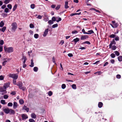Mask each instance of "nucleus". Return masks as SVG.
<instances>
[{"instance_id":"f257e3e1","label":"nucleus","mask_w":122,"mask_h":122,"mask_svg":"<svg viewBox=\"0 0 122 122\" xmlns=\"http://www.w3.org/2000/svg\"><path fill=\"white\" fill-rule=\"evenodd\" d=\"M4 49L5 51L6 52L11 53L14 51L13 48L12 47H7L5 46L4 47Z\"/></svg>"},{"instance_id":"f03ea898","label":"nucleus","mask_w":122,"mask_h":122,"mask_svg":"<svg viewBox=\"0 0 122 122\" xmlns=\"http://www.w3.org/2000/svg\"><path fill=\"white\" fill-rule=\"evenodd\" d=\"M8 76L14 79H16L18 78V75L17 74L10 73L8 74Z\"/></svg>"},{"instance_id":"7ed1b4c3","label":"nucleus","mask_w":122,"mask_h":122,"mask_svg":"<svg viewBox=\"0 0 122 122\" xmlns=\"http://www.w3.org/2000/svg\"><path fill=\"white\" fill-rule=\"evenodd\" d=\"M11 30L12 31H15L17 27V25L15 22H13L11 24Z\"/></svg>"},{"instance_id":"20e7f679","label":"nucleus","mask_w":122,"mask_h":122,"mask_svg":"<svg viewBox=\"0 0 122 122\" xmlns=\"http://www.w3.org/2000/svg\"><path fill=\"white\" fill-rule=\"evenodd\" d=\"M10 82L6 83H5L3 86V87L5 88V89H6L10 85Z\"/></svg>"},{"instance_id":"39448f33","label":"nucleus","mask_w":122,"mask_h":122,"mask_svg":"<svg viewBox=\"0 0 122 122\" xmlns=\"http://www.w3.org/2000/svg\"><path fill=\"white\" fill-rule=\"evenodd\" d=\"M116 43L114 39L113 40L111 41V43L109 45V48H112V45H115Z\"/></svg>"},{"instance_id":"423d86ee","label":"nucleus","mask_w":122,"mask_h":122,"mask_svg":"<svg viewBox=\"0 0 122 122\" xmlns=\"http://www.w3.org/2000/svg\"><path fill=\"white\" fill-rule=\"evenodd\" d=\"M21 116L22 119L23 120L26 119L28 118V116L25 114H22Z\"/></svg>"},{"instance_id":"0eeeda50","label":"nucleus","mask_w":122,"mask_h":122,"mask_svg":"<svg viewBox=\"0 0 122 122\" xmlns=\"http://www.w3.org/2000/svg\"><path fill=\"white\" fill-rule=\"evenodd\" d=\"M6 90V89H5L4 87H1L0 88V92H3L5 93H6L7 92Z\"/></svg>"},{"instance_id":"6e6552de","label":"nucleus","mask_w":122,"mask_h":122,"mask_svg":"<svg viewBox=\"0 0 122 122\" xmlns=\"http://www.w3.org/2000/svg\"><path fill=\"white\" fill-rule=\"evenodd\" d=\"M48 31V29H46L45 31L43 36L44 37H45L47 35Z\"/></svg>"},{"instance_id":"1a4fd4ad","label":"nucleus","mask_w":122,"mask_h":122,"mask_svg":"<svg viewBox=\"0 0 122 122\" xmlns=\"http://www.w3.org/2000/svg\"><path fill=\"white\" fill-rule=\"evenodd\" d=\"M88 38V36L87 35H83L81 36V40H85Z\"/></svg>"},{"instance_id":"9d476101","label":"nucleus","mask_w":122,"mask_h":122,"mask_svg":"<svg viewBox=\"0 0 122 122\" xmlns=\"http://www.w3.org/2000/svg\"><path fill=\"white\" fill-rule=\"evenodd\" d=\"M22 85L23 84L22 82H19L17 84V85L19 86L20 89H21L22 87Z\"/></svg>"},{"instance_id":"9b49d317","label":"nucleus","mask_w":122,"mask_h":122,"mask_svg":"<svg viewBox=\"0 0 122 122\" xmlns=\"http://www.w3.org/2000/svg\"><path fill=\"white\" fill-rule=\"evenodd\" d=\"M23 110H25L27 112H28L29 110V108L27 107L26 106H23L22 108Z\"/></svg>"},{"instance_id":"f8f14e48","label":"nucleus","mask_w":122,"mask_h":122,"mask_svg":"<svg viewBox=\"0 0 122 122\" xmlns=\"http://www.w3.org/2000/svg\"><path fill=\"white\" fill-rule=\"evenodd\" d=\"M18 104L17 102H14L13 103V108L15 109L18 106Z\"/></svg>"},{"instance_id":"ddd939ff","label":"nucleus","mask_w":122,"mask_h":122,"mask_svg":"<svg viewBox=\"0 0 122 122\" xmlns=\"http://www.w3.org/2000/svg\"><path fill=\"white\" fill-rule=\"evenodd\" d=\"M68 2L67 1H66L65 2V8L67 9L69 8V6L68 5Z\"/></svg>"},{"instance_id":"4468645a","label":"nucleus","mask_w":122,"mask_h":122,"mask_svg":"<svg viewBox=\"0 0 122 122\" xmlns=\"http://www.w3.org/2000/svg\"><path fill=\"white\" fill-rule=\"evenodd\" d=\"M9 113L10 114H14L15 113V111L12 109H9Z\"/></svg>"},{"instance_id":"2eb2a0df","label":"nucleus","mask_w":122,"mask_h":122,"mask_svg":"<svg viewBox=\"0 0 122 122\" xmlns=\"http://www.w3.org/2000/svg\"><path fill=\"white\" fill-rule=\"evenodd\" d=\"M22 60H23V64H25V62L27 60V59L26 58V57L25 56H23V57L22 58Z\"/></svg>"},{"instance_id":"dca6fc26","label":"nucleus","mask_w":122,"mask_h":122,"mask_svg":"<svg viewBox=\"0 0 122 122\" xmlns=\"http://www.w3.org/2000/svg\"><path fill=\"white\" fill-rule=\"evenodd\" d=\"M103 104L101 102H99L98 103V106L99 108H101L103 106Z\"/></svg>"},{"instance_id":"f3484780","label":"nucleus","mask_w":122,"mask_h":122,"mask_svg":"<svg viewBox=\"0 0 122 122\" xmlns=\"http://www.w3.org/2000/svg\"><path fill=\"white\" fill-rule=\"evenodd\" d=\"M31 117L32 118L35 119L36 118V116L34 113H32L31 114Z\"/></svg>"},{"instance_id":"a211bd4d","label":"nucleus","mask_w":122,"mask_h":122,"mask_svg":"<svg viewBox=\"0 0 122 122\" xmlns=\"http://www.w3.org/2000/svg\"><path fill=\"white\" fill-rule=\"evenodd\" d=\"M9 109L8 108H5L4 110L5 112L7 114L9 113Z\"/></svg>"},{"instance_id":"6ab92c4d","label":"nucleus","mask_w":122,"mask_h":122,"mask_svg":"<svg viewBox=\"0 0 122 122\" xmlns=\"http://www.w3.org/2000/svg\"><path fill=\"white\" fill-rule=\"evenodd\" d=\"M17 6L18 5L17 4H15V5L13 6V11H14L15 10L17 7Z\"/></svg>"},{"instance_id":"aec40b11","label":"nucleus","mask_w":122,"mask_h":122,"mask_svg":"<svg viewBox=\"0 0 122 122\" xmlns=\"http://www.w3.org/2000/svg\"><path fill=\"white\" fill-rule=\"evenodd\" d=\"M34 63L33 62V60L32 59H31V64L30 65V66L31 67H33L34 66Z\"/></svg>"},{"instance_id":"412c9836","label":"nucleus","mask_w":122,"mask_h":122,"mask_svg":"<svg viewBox=\"0 0 122 122\" xmlns=\"http://www.w3.org/2000/svg\"><path fill=\"white\" fill-rule=\"evenodd\" d=\"M119 61H122V56H120L117 57Z\"/></svg>"},{"instance_id":"4be33fe9","label":"nucleus","mask_w":122,"mask_h":122,"mask_svg":"<svg viewBox=\"0 0 122 122\" xmlns=\"http://www.w3.org/2000/svg\"><path fill=\"white\" fill-rule=\"evenodd\" d=\"M6 29V27L5 26L3 27L1 29V31L4 32Z\"/></svg>"},{"instance_id":"5701e85b","label":"nucleus","mask_w":122,"mask_h":122,"mask_svg":"<svg viewBox=\"0 0 122 122\" xmlns=\"http://www.w3.org/2000/svg\"><path fill=\"white\" fill-rule=\"evenodd\" d=\"M0 102L3 105H5L6 103L5 102V100H1L0 101Z\"/></svg>"},{"instance_id":"b1692460","label":"nucleus","mask_w":122,"mask_h":122,"mask_svg":"<svg viewBox=\"0 0 122 122\" xmlns=\"http://www.w3.org/2000/svg\"><path fill=\"white\" fill-rule=\"evenodd\" d=\"M88 32L89 33L87 32V34H91L92 33H94L93 31L92 30H89Z\"/></svg>"},{"instance_id":"393cba45","label":"nucleus","mask_w":122,"mask_h":122,"mask_svg":"<svg viewBox=\"0 0 122 122\" xmlns=\"http://www.w3.org/2000/svg\"><path fill=\"white\" fill-rule=\"evenodd\" d=\"M8 8H9L10 9H11L12 8V6L10 4H8L7 6Z\"/></svg>"},{"instance_id":"a878e982","label":"nucleus","mask_w":122,"mask_h":122,"mask_svg":"<svg viewBox=\"0 0 122 122\" xmlns=\"http://www.w3.org/2000/svg\"><path fill=\"white\" fill-rule=\"evenodd\" d=\"M4 25V23L3 21H1L0 23V27H2Z\"/></svg>"},{"instance_id":"bb28decb","label":"nucleus","mask_w":122,"mask_h":122,"mask_svg":"<svg viewBox=\"0 0 122 122\" xmlns=\"http://www.w3.org/2000/svg\"><path fill=\"white\" fill-rule=\"evenodd\" d=\"M73 41L76 43L79 41V39L77 38H76V39H74L73 40Z\"/></svg>"},{"instance_id":"cd10ccee","label":"nucleus","mask_w":122,"mask_h":122,"mask_svg":"<svg viewBox=\"0 0 122 122\" xmlns=\"http://www.w3.org/2000/svg\"><path fill=\"white\" fill-rule=\"evenodd\" d=\"M72 88L74 89H76V86L75 84H73L72 85Z\"/></svg>"},{"instance_id":"c85d7f7f","label":"nucleus","mask_w":122,"mask_h":122,"mask_svg":"<svg viewBox=\"0 0 122 122\" xmlns=\"http://www.w3.org/2000/svg\"><path fill=\"white\" fill-rule=\"evenodd\" d=\"M4 44V42L3 40H0V46H3V45Z\"/></svg>"},{"instance_id":"c756f323","label":"nucleus","mask_w":122,"mask_h":122,"mask_svg":"<svg viewBox=\"0 0 122 122\" xmlns=\"http://www.w3.org/2000/svg\"><path fill=\"white\" fill-rule=\"evenodd\" d=\"M4 11L6 13L8 12H9V10L8 8H5L4 10Z\"/></svg>"},{"instance_id":"7c9ffc66","label":"nucleus","mask_w":122,"mask_h":122,"mask_svg":"<svg viewBox=\"0 0 122 122\" xmlns=\"http://www.w3.org/2000/svg\"><path fill=\"white\" fill-rule=\"evenodd\" d=\"M20 103V104H22L24 103V101L23 99H20L19 101Z\"/></svg>"},{"instance_id":"2f4dec72","label":"nucleus","mask_w":122,"mask_h":122,"mask_svg":"<svg viewBox=\"0 0 122 122\" xmlns=\"http://www.w3.org/2000/svg\"><path fill=\"white\" fill-rule=\"evenodd\" d=\"M116 48V46L115 45H113V46H112V48L111 49H112L113 50H115Z\"/></svg>"},{"instance_id":"473e14b6","label":"nucleus","mask_w":122,"mask_h":122,"mask_svg":"<svg viewBox=\"0 0 122 122\" xmlns=\"http://www.w3.org/2000/svg\"><path fill=\"white\" fill-rule=\"evenodd\" d=\"M4 76L2 75L0 76V80L2 81L4 80Z\"/></svg>"},{"instance_id":"72a5a7b5","label":"nucleus","mask_w":122,"mask_h":122,"mask_svg":"<svg viewBox=\"0 0 122 122\" xmlns=\"http://www.w3.org/2000/svg\"><path fill=\"white\" fill-rule=\"evenodd\" d=\"M38 68L36 67H34L33 69V70L35 72H37L38 70Z\"/></svg>"},{"instance_id":"f704fd0d","label":"nucleus","mask_w":122,"mask_h":122,"mask_svg":"<svg viewBox=\"0 0 122 122\" xmlns=\"http://www.w3.org/2000/svg\"><path fill=\"white\" fill-rule=\"evenodd\" d=\"M39 35L37 34H35L34 35V37L36 39L38 38L39 37Z\"/></svg>"},{"instance_id":"c9c22d12","label":"nucleus","mask_w":122,"mask_h":122,"mask_svg":"<svg viewBox=\"0 0 122 122\" xmlns=\"http://www.w3.org/2000/svg\"><path fill=\"white\" fill-rule=\"evenodd\" d=\"M116 55L117 56H119L120 55V53L119 52L117 51H115L114 52Z\"/></svg>"},{"instance_id":"e433bc0d","label":"nucleus","mask_w":122,"mask_h":122,"mask_svg":"<svg viewBox=\"0 0 122 122\" xmlns=\"http://www.w3.org/2000/svg\"><path fill=\"white\" fill-rule=\"evenodd\" d=\"M78 33V31L76 30H74L72 31L71 33L72 34H76Z\"/></svg>"},{"instance_id":"4c0bfd02","label":"nucleus","mask_w":122,"mask_h":122,"mask_svg":"<svg viewBox=\"0 0 122 122\" xmlns=\"http://www.w3.org/2000/svg\"><path fill=\"white\" fill-rule=\"evenodd\" d=\"M58 24H56L53 25L52 27L53 28H54L57 27L58 26Z\"/></svg>"},{"instance_id":"58836bf2","label":"nucleus","mask_w":122,"mask_h":122,"mask_svg":"<svg viewBox=\"0 0 122 122\" xmlns=\"http://www.w3.org/2000/svg\"><path fill=\"white\" fill-rule=\"evenodd\" d=\"M10 0H5L4 3L5 4H7L10 2Z\"/></svg>"},{"instance_id":"ea45409f","label":"nucleus","mask_w":122,"mask_h":122,"mask_svg":"<svg viewBox=\"0 0 122 122\" xmlns=\"http://www.w3.org/2000/svg\"><path fill=\"white\" fill-rule=\"evenodd\" d=\"M35 5L34 4H32L30 5L31 8L32 9H34L35 7Z\"/></svg>"},{"instance_id":"a19ab883","label":"nucleus","mask_w":122,"mask_h":122,"mask_svg":"<svg viewBox=\"0 0 122 122\" xmlns=\"http://www.w3.org/2000/svg\"><path fill=\"white\" fill-rule=\"evenodd\" d=\"M8 96L6 95H5L3 96L4 98L5 99H7L8 98Z\"/></svg>"},{"instance_id":"79ce46f5","label":"nucleus","mask_w":122,"mask_h":122,"mask_svg":"<svg viewBox=\"0 0 122 122\" xmlns=\"http://www.w3.org/2000/svg\"><path fill=\"white\" fill-rule=\"evenodd\" d=\"M16 79H14L13 80V83L14 85H15L16 84Z\"/></svg>"},{"instance_id":"37998d69","label":"nucleus","mask_w":122,"mask_h":122,"mask_svg":"<svg viewBox=\"0 0 122 122\" xmlns=\"http://www.w3.org/2000/svg\"><path fill=\"white\" fill-rule=\"evenodd\" d=\"M66 87V85L64 84H63L62 85L61 87L62 89H65Z\"/></svg>"},{"instance_id":"c03bdc74","label":"nucleus","mask_w":122,"mask_h":122,"mask_svg":"<svg viewBox=\"0 0 122 122\" xmlns=\"http://www.w3.org/2000/svg\"><path fill=\"white\" fill-rule=\"evenodd\" d=\"M52 92L51 91H49L48 92V94L50 96H51L52 95Z\"/></svg>"},{"instance_id":"a18cd8bd","label":"nucleus","mask_w":122,"mask_h":122,"mask_svg":"<svg viewBox=\"0 0 122 122\" xmlns=\"http://www.w3.org/2000/svg\"><path fill=\"white\" fill-rule=\"evenodd\" d=\"M111 56L112 58H114L115 56V54L113 53H112L111 55Z\"/></svg>"},{"instance_id":"49530a36","label":"nucleus","mask_w":122,"mask_h":122,"mask_svg":"<svg viewBox=\"0 0 122 122\" xmlns=\"http://www.w3.org/2000/svg\"><path fill=\"white\" fill-rule=\"evenodd\" d=\"M64 43V41L63 40H61L60 41L59 44L61 45H62Z\"/></svg>"},{"instance_id":"de8ad7c7","label":"nucleus","mask_w":122,"mask_h":122,"mask_svg":"<svg viewBox=\"0 0 122 122\" xmlns=\"http://www.w3.org/2000/svg\"><path fill=\"white\" fill-rule=\"evenodd\" d=\"M13 105L12 103L11 102H9L8 104V106H12Z\"/></svg>"},{"instance_id":"09e8293b","label":"nucleus","mask_w":122,"mask_h":122,"mask_svg":"<svg viewBox=\"0 0 122 122\" xmlns=\"http://www.w3.org/2000/svg\"><path fill=\"white\" fill-rule=\"evenodd\" d=\"M48 23L50 24H52L53 23V22L51 20H50L48 21Z\"/></svg>"},{"instance_id":"8fccbe9b","label":"nucleus","mask_w":122,"mask_h":122,"mask_svg":"<svg viewBox=\"0 0 122 122\" xmlns=\"http://www.w3.org/2000/svg\"><path fill=\"white\" fill-rule=\"evenodd\" d=\"M60 5H58L56 8V10H58L60 8Z\"/></svg>"},{"instance_id":"3c124183","label":"nucleus","mask_w":122,"mask_h":122,"mask_svg":"<svg viewBox=\"0 0 122 122\" xmlns=\"http://www.w3.org/2000/svg\"><path fill=\"white\" fill-rule=\"evenodd\" d=\"M116 76V78L117 79H119L121 78V76L120 75H119V74L117 75Z\"/></svg>"},{"instance_id":"603ef678","label":"nucleus","mask_w":122,"mask_h":122,"mask_svg":"<svg viewBox=\"0 0 122 122\" xmlns=\"http://www.w3.org/2000/svg\"><path fill=\"white\" fill-rule=\"evenodd\" d=\"M7 62V61H4L2 63V65L3 66H5L6 64V62Z\"/></svg>"},{"instance_id":"864d4df0","label":"nucleus","mask_w":122,"mask_h":122,"mask_svg":"<svg viewBox=\"0 0 122 122\" xmlns=\"http://www.w3.org/2000/svg\"><path fill=\"white\" fill-rule=\"evenodd\" d=\"M3 50V46H0V52H2Z\"/></svg>"},{"instance_id":"5fc2aeb1","label":"nucleus","mask_w":122,"mask_h":122,"mask_svg":"<svg viewBox=\"0 0 122 122\" xmlns=\"http://www.w3.org/2000/svg\"><path fill=\"white\" fill-rule=\"evenodd\" d=\"M30 28H33L34 27V26L32 24H31L30 25Z\"/></svg>"},{"instance_id":"6e6d98bb","label":"nucleus","mask_w":122,"mask_h":122,"mask_svg":"<svg viewBox=\"0 0 122 122\" xmlns=\"http://www.w3.org/2000/svg\"><path fill=\"white\" fill-rule=\"evenodd\" d=\"M115 61V60L114 59H112L110 60V62L112 64H114V63Z\"/></svg>"},{"instance_id":"4d7b16f0","label":"nucleus","mask_w":122,"mask_h":122,"mask_svg":"<svg viewBox=\"0 0 122 122\" xmlns=\"http://www.w3.org/2000/svg\"><path fill=\"white\" fill-rule=\"evenodd\" d=\"M118 26V24H117V23H115L114 24V28H116Z\"/></svg>"},{"instance_id":"13d9d810","label":"nucleus","mask_w":122,"mask_h":122,"mask_svg":"<svg viewBox=\"0 0 122 122\" xmlns=\"http://www.w3.org/2000/svg\"><path fill=\"white\" fill-rule=\"evenodd\" d=\"M52 21H55L56 20V18L55 17H52Z\"/></svg>"},{"instance_id":"bf43d9fd","label":"nucleus","mask_w":122,"mask_h":122,"mask_svg":"<svg viewBox=\"0 0 122 122\" xmlns=\"http://www.w3.org/2000/svg\"><path fill=\"white\" fill-rule=\"evenodd\" d=\"M29 121L30 122H35L34 120L32 119H30Z\"/></svg>"},{"instance_id":"052dcab7","label":"nucleus","mask_w":122,"mask_h":122,"mask_svg":"<svg viewBox=\"0 0 122 122\" xmlns=\"http://www.w3.org/2000/svg\"><path fill=\"white\" fill-rule=\"evenodd\" d=\"M115 36V35L114 34H112L110 36V37L111 38H114Z\"/></svg>"},{"instance_id":"680f3d73","label":"nucleus","mask_w":122,"mask_h":122,"mask_svg":"<svg viewBox=\"0 0 122 122\" xmlns=\"http://www.w3.org/2000/svg\"><path fill=\"white\" fill-rule=\"evenodd\" d=\"M42 16H41V15H38L37 18L38 19H41L42 18Z\"/></svg>"},{"instance_id":"e2e57ef3","label":"nucleus","mask_w":122,"mask_h":122,"mask_svg":"<svg viewBox=\"0 0 122 122\" xmlns=\"http://www.w3.org/2000/svg\"><path fill=\"white\" fill-rule=\"evenodd\" d=\"M119 38L118 36H117L115 38V40L116 41H118L119 40Z\"/></svg>"},{"instance_id":"0e129e2a","label":"nucleus","mask_w":122,"mask_h":122,"mask_svg":"<svg viewBox=\"0 0 122 122\" xmlns=\"http://www.w3.org/2000/svg\"><path fill=\"white\" fill-rule=\"evenodd\" d=\"M82 32H83V33L84 34H87V32H85V30H84V29H83L82 30Z\"/></svg>"},{"instance_id":"69168bd1","label":"nucleus","mask_w":122,"mask_h":122,"mask_svg":"<svg viewBox=\"0 0 122 122\" xmlns=\"http://www.w3.org/2000/svg\"><path fill=\"white\" fill-rule=\"evenodd\" d=\"M6 7V6L5 5H4L1 7V8L2 9H4V8H5Z\"/></svg>"},{"instance_id":"338daca9","label":"nucleus","mask_w":122,"mask_h":122,"mask_svg":"<svg viewBox=\"0 0 122 122\" xmlns=\"http://www.w3.org/2000/svg\"><path fill=\"white\" fill-rule=\"evenodd\" d=\"M58 20H56V21L57 22H58L59 21H61V18H60V17H58Z\"/></svg>"},{"instance_id":"774afa93","label":"nucleus","mask_w":122,"mask_h":122,"mask_svg":"<svg viewBox=\"0 0 122 122\" xmlns=\"http://www.w3.org/2000/svg\"><path fill=\"white\" fill-rule=\"evenodd\" d=\"M2 15L3 17H5L7 16V15L3 13L2 14Z\"/></svg>"}]
</instances>
